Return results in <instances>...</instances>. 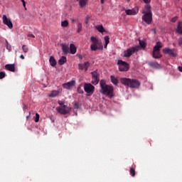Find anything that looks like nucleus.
Returning a JSON list of instances; mask_svg holds the SVG:
<instances>
[{"mask_svg": "<svg viewBox=\"0 0 182 182\" xmlns=\"http://www.w3.org/2000/svg\"><path fill=\"white\" fill-rule=\"evenodd\" d=\"M100 93L102 95H105L106 96H108L109 99H112L114 96L113 95V92H114V88H113V86L109 85L106 84V81L105 80H101L100 82Z\"/></svg>", "mask_w": 182, "mask_h": 182, "instance_id": "nucleus-1", "label": "nucleus"}, {"mask_svg": "<svg viewBox=\"0 0 182 182\" xmlns=\"http://www.w3.org/2000/svg\"><path fill=\"white\" fill-rule=\"evenodd\" d=\"M142 21L146 23L147 25H150L153 21V13H151V6L150 5L146 4L145 6L144 9L142 11Z\"/></svg>", "mask_w": 182, "mask_h": 182, "instance_id": "nucleus-2", "label": "nucleus"}, {"mask_svg": "<svg viewBox=\"0 0 182 182\" xmlns=\"http://www.w3.org/2000/svg\"><path fill=\"white\" fill-rule=\"evenodd\" d=\"M120 82L124 86H127L131 89H139L140 86V82L136 79H130V78H120Z\"/></svg>", "mask_w": 182, "mask_h": 182, "instance_id": "nucleus-3", "label": "nucleus"}, {"mask_svg": "<svg viewBox=\"0 0 182 182\" xmlns=\"http://www.w3.org/2000/svg\"><path fill=\"white\" fill-rule=\"evenodd\" d=\"M163 48V44L161 42L158 41L156 42V45L154 47L152 56L154 58V59H160V58H162L163 55L160 53V49Z\"/></svg>", "mask_w": 182, "mask_h": 182, "instance_id": "nucleus-4", "label": "nucleus"}, {"mask_svg": "<svg viewBox=\"0 0 182 182\" xmlns=\"http://www.w3.org/2000/svg\"><path fill=\"white\" fill-rule=\"evenodd\" d=\"M139 50H140V46H139L128 48L127 50L124 51V57L130 58L133 53H135V52H139Z\"/></svg>", "mask_w": 182, "mask_h": 182, "instance_id": "nucleus-5", "label": "nucleus"}, {"mask_svg": "<svg viewBox=\"0 0 182 182\" xmlns=\"http://www.w3.org/2000/svg\"><path fill=\"white\" fill-rule=\"evenodd\" d=\"M90 41L92 42V44L90 46V49L92 51L97 50L98 49H100L99 48V39L95 36L90 37Z\"/></svg>", "mask_w": 182, "mask_h": 182, "instance_id": "nucleus-6", "label": "nucleus"}, {"mask_svg": "<svg viewBox=\"0 0 182 182\" xmlns=\"http://www.w3.org/2000/svg\"><path fill=\"white\" fill-rule=\"evenodd\" d=\"M56 110L60 114H69V112H72V108L66 105L63 107H57Z\"/></svg>", "mask_w": 182, "mask_h": 182, "instance_id": "nucleus-7", "label": "nucleus"}, {"mask_svg": "<svg viewBox=\"0 0 182 182\" xmlns=\"http://www.w3.org/2000/svg\"><path fill=\"white\" fill-rule=\"evenodd\" d=\"M84 90L85 93H87L88 96H92L95 93V86L90 83H85L84 85Z\"/></svg>", "mask_w": 182, "mask_h": 182, "instance_id": "nucleus-8", "label": "nucleus"}, {"mask_svg": "<svg viewBox=\"0 0 182 182\" xmlns=\"http://www.w3.org/2000/svg\"><path fill=\"white\" fill-rule=\"evenodd\" d=\"M117 65H119V69L120 72H127V70H129V64L125 61L119 60L117 62Z\"/></svg>", "mask_w": 182, "mask_h": 182, "instance_id": "nucleus-9", "label": "nucleus"}, {"mask_svg": "<svg viewBox=\"0 0 182 182\" xmlns=\"http://www.w3.org/2000/svg\"><path fill=\"white\" fill-rule=\"evenodd\" d=\"M164 53H165V55H169V56H171V58H177V53H176L174 52V49H171L169 48H165L163 50Z\"/></svg>", "mask_w": 182, "mask_h": 182, "instance_id": "nucleus-10", "label": "nucleus"}, {"mask_svg": "<svg viewBox=\"0 0 182 182\" xmlns=\"http://www.w3.org/2000/svg\"><path fill=\"white\" fill-rule=\"evenodd\" d=\"M2 19L3 23L4 25H6V26H8L9 29H12V28H14V24H12V21H11V19L8 18L6 15H3Z\"/></svg>", "mask_w": 182, "mask_h": 182, "instance_id": "nucleus-11", "label": "nucleus"}, {"mask_svg": "<svg viewBox=\"0 0 182 182\" xmlns=\"http://www.w3.org/2000/svg\"><path fill=\"white\" fill-rule=\"evenodd\" d=\"M75 85H76V81L74 80H72L68 82L63 84V87H64V89H67L68 90H70V89H73Z\"/></svg>", "mask_w": 182, "mask_h": 182, "instance_id": "nucleus-12", "label": "nucleus"}, {"mask_svg": "<svg viewBox=\"0 0 182 182\" xmlns=\"http://www.w3.org/2000/svg\"><path fill=\"white\" fill-rule=\"evenodd\" d=\"M90 66V63L89 61L85 62L84 64H79L78 65V69L80 70H83V69H85V72H87V69Z\"/></svg>", "mask_w": 182, "mask_h": 182, "instance_id": "nucleus-13", "label": "nucleus"}, {"mask_svg": "<svg viewBox=\"0 0 182 182\" xmlns=\"http://www.w3.org/2000/svg\"><path fill=\"white\" fill-rule=\"evenodd\" d=\"M62 92V90L59 89L57 90H53L50 95H48V97H56V96L59 95V93Z\"/></svg>", "mask_w": 182, "mask_h": 182, "instance_id": "nucleus-14", "label": "nucleus"}, {"mask_svg": "<svg viewBox=\"0 0 182 182\" xmlns=\"http://www.w3.org/2000/svg\"><path fill=\"white\" fill-rule=\"evenodd\" d=\"M176 32L179 35H182V21H178Z\"/></svg>", "mask_w": 182, "mask_h": 182, "instance_id": "nucleus-15", "label": "nucleus"}, {"mask_svg": "<svg viewBox=\"0 0 182 182\" xmlns=\"http://www.w3.org/2000/svg\"><path fill=\"white\" fill-rule=\"evenodd\" d=\"M151 68H154L155 69H160V64L156 61H151L149 63Z\"/></svg>", "mask_w": 182, "mask_h": 182, "instance_id": "nucleus-16", "label": "nucleus"}, {"mask_svg": "<svg viewBox=\"0 0 182 182\" xmlns=\"http://www.w3.org/2000/svg\"><path fill=\"white\" fill-rule=\"evenodd\" d=\"M5 68L10 72H15V64H6Z\"/></svg>", "mask_w": 182, "mask_h": 182, "instance_id": "nucleus-17", "label": "nucleus"}, {"mask_svg": "<svg viewBox=\"0 0 182 182\" xmlns=\"http://www.w3.org/2000/svg\"><path fill=\"white\" fill-rule=\"evenodd\" d=\"M125 13L127 15H137V11H136L134 9H127L125 11Z\"/></svg>", "mask_w": 182, "mask_h": 182, "instance_id": "nucleus-18", "label": "nucleus"}, {"mask_svg": "<svg viewBox=\"0 0 182 182\" xmlns=\"http://www.w3.org/2000/svg\"><path fill=\"white\" fill-rule=\"evenodd\" d=\"M61 48L63 53L65 55H68V53L69 52V47L66 44H61Z\"/></svg>", "mask_w": 182, "mask_h": 182, "instance_id": "nucleus-19", "label": "nucleus"}, {"mask_svg": "<svg viewBox=\"0 0 182 182\" xmlns=\"http://www.w3.org/2000/svg\"><path fill=\"white\" fill-rule=\"evenodd\" d=\"M79 1V6L80 8H85L87 5V2L89 0H78Z\"/></svg>", "mask_w": 182, "mask_h": 182, "instance_id": "nucleus-20", "label": "nucleus"}, {"mask_svg": "<svg viewBox=\"0 0 182 182\" xmlns=\"http://www.w3.org/2000/svg\"><path fill=\"white\" fill-rule=\"evenodd\" d=\"M95 29L98 31L100 33H103V32H106V30L103 27V25H98L95 26Z\"/></svg>", "mask_w": 182, "mask_h": 182, "instance_id": "nucleus-21", "label": "nucleus"}, {"mask_svg": "<svg viewBox=\"0 0 182 182\" xmlns=\"http://www.w3.org/2000/svg\"><path fill=\"white\" fill-rule=\"evenodd\" d=\"M76 46L74 44H70V53H71L72 55H75V53H76Z\"/></svg>", "mask_w": 182, "mask_h": 182, "instance_id": "nucleus-22", "label": "nucleus"}, {"mask_svg": "<svg viewBox=\"0 0 182 182\" xmlns=\"http://www.w3.org/2000/svg\"><path fill=\"white\" fill-rule=\"evenodd\" d=\"M49 62L50 66H53V68L56 66V60H55V58L53 56L50 57Z\"/></svg>", "mask_w": 182, "mask_h": 182, "instance_id": "nucleus-23", "label": "nucleus"}, {"mask_svg": "<svg viewBox=\"0 0 182 182\" xmlns=\"http://www.w3.org/2000/svg\"><path fill=\"white\" fill-rule=\"evenodd\" d=\"M111 82L115 86H117L119 83V80L114 75H111Z\"/></svg>", "mask_w": 182, "mask_h": 182, "instance_id": "nucleus-24", "label": "nucleus"}, {"mask_svg": "<svg viewBox=\"0 0 182 182\" xmlns=\"http://www.w3.org/2000/svg\"><path fill=\"white\" fill-rule=\"evenodd\" d=\"M67 58H66V57L65 56H62L60 59H59V60H58V63H59V65H65V63H66V62H67Z\"/></svg>", "mask_w": 182, "mask_h": 182, "instance_id": "nucleus-25", "label": "nucleus"}, {"mask_svg": "<svg viewBox=\"0 0 182 182\" xmlns=\"http://www.w3.org/2000/svg\"><path fill=\"white\" fill-rule=\"evenodd\" d=\"M92 74V77L95 78V79H100V74H99V73L97 72V70H95L92 73H91Z\"/></svg>", "mask_w": 182, "mask_h": 182, "instance_id": "nucleus-26", "label": "nucleus"}, {"mask_svg": "<svg viewBox=\"0 0 182 182\" xmlns=\"http://www.w3.org/2000/svg\"><path fill=\"white\" fill-rule=\"evenodd\" d=\"M105 48H107V45H109V42H110V37H109V36H106L105 37Z\"/></svg>", "mask_w": 182, "mask_h": 182, "instance_id": "nucleus-27", "label": "nucleus"}, {"mask_svg": "<svg viewBox=\"0 0 182 182\" xmlns=\"http://www.w3.org/2000/svg\"><path fill=\"white\" fill-rule=\"evenodd\" d=\"M61 26L63 28H68V26H69V22L67 20L62 21Z\"/></svg>", "mask_w": 182, "mask_h": 182, "instance_id": "nucleus-28", "label": "nucleus"}, {"mask_svg": "<svg viewBox=\"0 0 182 182\" xmlns=\"http://www.w3.org/2000/svg\"><path fill=\"white\" fill-rule=\"evenodd\" d=\"M100 82V78H93L92 77V85H97Z\"/></svg>", "mask_w": 182, "mask_h": 182, "instance_id": "nucleus-29", "label": "nucleus"}, {"mask_svg": "<svg viewBox=\"0 0 182 182\" xmlns=\"http://www.w3.org/2000/svg\"><path fill=\"white\" fill-rule=\"evenodd\" d=\"M77 33H80V32H82V23H78L77 26Z\"/></svg>", "mask_w": 182, "mask_h": 182, "instance_id": "nucleus-30", "label": "nucleus"}, {"mask_svg": "<svg viewBox=\"0 0 182 182\" xmlns=\"http://www.w3.org/2000/svg\"><path fill=\"white\" fill-rule=\"evenodd\" d=\"M139 46L141 48H146L147 46V44L146 43V41L139 40Z\"/></svg>", "mask_w": 182, "mask_h": 182, "instance_id": "nucleus-31", "label": "nucleus"}, {"mask_svg": "<svg viewBox=\"0 0 182 182\" xmlns=\"http://www.w3.org/2000/svg\"><path fill=\"white\" fill-rule=\"evenodd\" d=\"M22 50L24 52V53H28L29 48L26 45H23L22 46Z\"/></svg>", "mask_w": 182, "mask_h": 182, "instance_id": "nucleus-32", "label": "nucleus"}, {"mask_svg": "<svg viewBox=\"0 0 182 182\" xmlns=\"http://www.w3.org/2000/svg\"><path fill=\"white\" fill-rule=\"evenodd\" d=\"M129 173L132 176V177H134L136 176V171L134 168H130Z\"/></svg>", "mask_w": 182, "mask_h": 182, "instance_id": "nucleus-33", "label": "nucleus"}, {"mask_svg": "<svg viewBox=\"0 0 182 182\" xmlns=\"http://www.w3.org/2000/svg\"><path fill=\"white\" fill-rule=\"evenodd\" d=\"M77 93H80V95H83V93H84L83 90L80 87H77Z\"/></svg>", "mask_w": 182, "mask_h": 182, "instance_id": "nucleus-34", "label": "nucleus"}, {"mask_svg": "<svg viewBox=\"0 0 182 182\" xmlns=\"http://www.w3.org/2000/svg\"><path fill=\"white\" fill-rule=\"evenodd\" d=\"M21 2H22L25 11H28V9H26V1L25 0H21Z\"/></svg>", "mask_w": 182, "mask_h": 182, "instance_id": "nucleus-35", "label": "nucleus"}, {"mask_svg": "<svg viewBox=\"0 0 182 182\" xmlns=\"http://www.w3.org/2000/svg\"><path fill=\"white\" fill-rule=\"evenodd\" d=\"M39 117H40L39 114L36 113V118H35L36 123H38V122H39Z\"/></svg>", "mask_w": 182, "mask_h": 182, "instance_id": "nucleus-36", "label": "nucleus"}, {"mask_svg": "<svg viewBox=\"0 0 182 182\" xmlns=\"http://www.w3.org/2000/svg\"><path fill=\"white\" fill-rule=\"evenodd\" d=\"M6 49L8 50H11V45H9V43H8V41H6Z\"/></svg>", "mask_w": 182, "mask_h": 182, "instance_id": "nucleus-37", "label": "nucleus"}, {"mask_svg": "<svg viewBox=\"0 0 182 182\" xmlns=\"http://www.w3.org/2000/svg\"><path fill=\"white\" fill-rule=\"evenodd\" d=\"M5 76H6V74L4 72H0V79H4Z\"/></svg>", "mask_w": 182, "mask_h": 182, "instance_id": "nucleus-38", "label": "nucleus"}, {"mask_svg": "<svg viewBox=\"0 0 182 182\" xmlns=\"http://www.w3.org/2000/svg\"><path fill=\"white\" fill-rule=\"evenodd\" d=\"M58 105H60V107H63V106H66L62 101H58Z\"/></svg>", "mask_w": 182, "mask_h": 182, "instance_id": "nucleus-39", "label": "nucleus"}, {"mask_svg": "<svg viewBox=\"0 0 182 182\" xmlns=\"http://www.w3.org/2000/svg\"><path fill=\"white\" fill-rule=\"evenodd\" d=\"M177 19H178V17H177V16H175V17H173V18H172V19H171V22H176L177 21Z\"/></svg>", "mask_w": 182, "mask_h": 182, "instance_id": "nucleus-40", "label": "nucleus"}, {"mask_svg": "<svg viewBox=\"0 0 182 182\" xmlns=\"http://www.w3.org/2000/svg\"><path fill=\"white\" fill-rule=\"evenodd\" d=\"M23 109L24 112H26V110H28V105H24L23 107Z\"/></svg>", "mask_w": 182, "mask_h": 182, "instance_id": "nucleus-41", "label": "nucleus"}, {"mask_svg": "<svg viewBox=\"0 0 182 182\" xmlns=\"http://www.w3.org/2000/svg\"><path fill=\"white\" fill-rule=\"evenodd\" d=\"M144 4H150L151 2V0H143Z\"/></svg>", "mask_w": 182, "mask_h": 182, "instance_id": "nucleus-42", "label": "nucleus"}, {"mask_svg": "<svg viewBox=\"0 0 182 182\" xmlns=\"http://www.w3.org/2000/svg\"><path fill=\"white\" fill-rule=\"evenodd\" d=\"M27 36L28 38H35V35H33V34H28Z\"/></svg>", "mask_w": 182, "mask_h": 182, "instance_id": "nucleus-43", "label": "nucleus"}, {"mask_svg": "<svg viewBox=\"0 0 182 182\" xmlns=\"http://www.w3.org/2000/svg\"><path fill=\"white\" fill-rule=\"evenodd\" d=\"M178 45H182V37L178 38Z\"/></svg>", "mask_w": 182, "mask_h": 182, "instance_id": "nucleus-44", "label": "nucleus"}, {"mask_svg": "<svg viewBox=\"0 0 182 182\" xmlns=\"http://www.w3.org/2000/svg\"><path fill=\"white\" fill-rule=\"evenodd\" d=\"M74 107H75V109H79V104L78 103H75L74 105Z\"/></svg>", "mask_w": 182, "mask_h": 182, "instance_id": "nucleus-45", "label": "nucleus"}, {"mask_svg": "<svg viewBox=\"0 0 182 182\" xmlns=\"http://www.w3.org/2000/svg\"><path fill=\"white\" fill-rule=\"evenodd\" d=\"M20 58H21V59H25V57L23 56V55H20Z\"/></svg>", "mask_w": 182, "mask_h": 182, "instance_id": "nucleus-46", "label": "nucleus"}, {"mask_svg": "<svg viewBox=\"0 0 182 182\" xmlns=\"http://www.w3.org/2000/svg\"><path fill=\"white\" fill-rule=\"evenodd\" d=\"M178 70H179V72H181L182 73V67H178Z\"/></svg>", "mask_w": 182, "mask_h": 182, "instance_id": "nucleus-47", "label": "nucleus"}, {"mask_svg": "<svg viewBox=\"0 0 182 182\" xmlns=\"http://www.w3.org/2000/svg\"><path fill=\"white\" fill-rule=\"evenodd\" d=\"M100 2L102 4V5H103V4H105V0H100Z\"/></svg>", "mask_w": 182, "mask_h": 182, "instance_id": "nucleus-48", "label": "nucleus"}, {"mask_svg": "<svg viewBox=\"0 0 182 182\" xmlns=\"http://www.w3.org/2000/svg\"><path fill=\"white\" fill-rule=\"evenodd\" d=\"M85 24L87 25L89 23V20H85Z\"/></svg>", "mask_w": 182, "mask_h": 182, "instance_id": "nucleus-49", "label": "nucleus"}, {"mask_svg": "<svg viewBox=\"0 0 182 182\" xmlns=\"http://www.w3.org/2000/svg\"><path fill=\"white\" fill-rule=\"evenodd\" d=\"M90 18V17L89 16H87L86 20H87V21H89Z\"/></svg>", "mask_w": 182, "mask_h": 182, "instance_id": "nucleus-50", "label": "nucleus"}, {"mask_svg": "<svg viewBox=\"0 0 182 182\" xmlns=\"http://www.w3.org/2000/svg\"><path fill=\"white\" fill-rule=\"evenodd\" d=\"M71 21H72V22H73V23H75V22H76V20H75L74 18H73Z\"/></svg>", "mask_w": 182, "mask_h": 182, "instance_id": "nucleus-51", "label": "nucleus"}, {"mask_svg": "<svg viewBox=\"0 0 182 182\" xmlns=\"http://www.w3.org/2000/svg\"><path fill=\"white\" fill-rule=\"evenodd\" d=\"M29 116H31V112H29V115L26 117V119H29Z\"/></svg>", "mask_w": 182, "mask_h": 182, "instance_id": "nucleus-52", "label": "nucleus"}, {"mask_svg": "<svg viewBox=\"0 0 182 182\" xmlns=\"http://www.w3.org/2000/svg\"><path fill=\"white\" fill-rule=\"evenodd\" d=\"M154 33H156V30H154Z\"/></svg>", "mask_w": 182, "mask_h": 182, "instance_id": "nucleus-53", "label": "nucleus"}]
</instances>
